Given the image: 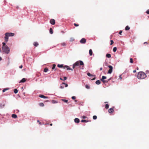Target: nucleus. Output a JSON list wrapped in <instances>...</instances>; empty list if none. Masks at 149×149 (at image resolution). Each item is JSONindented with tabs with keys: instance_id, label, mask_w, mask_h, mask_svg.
<instances>
[{
	"instance_id": "b1692460",
	"label": "nucleus",
	"mask_w": 149,
	"mask_h": 149,
	"mask_svg": "<svg viewBox=\"0 0 149 149\" xmlns=\"http://www.w3.org/2000/svg\"><path fill=\"white\" fill-rule=\"evenodd\" d=\"M130 29V27L128 26H127L125 28V30L126 31Z\"/></svg>"
},
{
	"instance_id": "603ef678",
	"label": "nucleus",
	"mask_w": 149,
	"mask_h": 149,
	"mask_svg": "<svg viewBox=\"0 0 149 149\" xmlns=\"http://www.w3.org/2000/svg\"><path fill=\"white\" fill-rule=\"evenodd\" d=\"M100 70H102V68H100Z\"/></svg>"
},
{
	"instance_id": "e433bc0d",
	"label": "nucleus",
	"mask_w": 149,
	"mask_h": 149,
	"mask_svg": "<svg viewBox=\"0 0 149 149\" xmlns=\"http://www.w3.org/2000/svg\"><path fill=\"white\" fill-rule=\"evenodd\" d=\"M97 118V116H96L94 115L93 116V119L94 120H96Z\"/></svg>"
},
{
	"instance_id": "79ce46f5",
	"label": "nucleus",
	"mask_w": 149,
	"mask_h": 149,
	"mask_svg": "<svg viewBox=\"0 0 149 149\" xmlns=\"http://www.w3.org/2000/svg\"><path fill=\"white\" fill-rule=\"evenodd\" d=\"M76 98V97L75 96H72V99L73 100H75Z\"/></svg>"
},
{
	"instance_id": "69168bd1",
	"label": "nucleus",
	"mask_w": 149,
	"mask_h": 149,
	"mask_svg": "<svg viewBox=\"0 0 149 149\" xmlns=\"http://www.w3.org/2000/svg\"><path fill=\"white\" fill-rule=\"evenodd\" d=\"M1 49H0V52H1Z\"/></svg>"
},
{
	"instance_id": "09e8293b",
	"label": "nucleus",
	"mask_w": 149,
	"mask_h": 149,
	"mask_svg": "<svg viewBox=\"0 0 149 149\" xmlns=\"http://www.w3.org/2000/svg\"><path fill=\"white\" fill-rule=\"evenodd\" d=\"M22 67H23V66H22V65L19 66V68H22Z\"/></svg>"
},
{
	"instance_id": "4be33fe9",
	"label": "nucleus",
	"mask_w": 149,
	"mask_h": 149,
	"mask_svg": "<svg viewBox=\"0 0 149 149\" xmlns=\"http://www.w3.org/2000/svg\"><path fill=\"white\" fill-rule=\"evenodd\" d=\"M5 106V105L4 104H0V108H2L3 107Z\"/></svg>"
},
{
	"instance_id": "3c124183",
	"label": "nucleus",
	"mask_w": 149,
	"mask_h": 149,
	"mask_svg": "<svg viewBox=\"0 0 149 149\" xmlns=\"http://www.w3.org/2000/svg\"><path fill=\"white\" fill-rule=\"evenodd\" d=\"M2 60V58L0 56V61Z\"/></svg>"
},
{
	"instance_id": "1a4fd4ad",
	"label": "nucleus",
	"mask_w": 149,
	"mask_h": 149,
	"mask_svg": "<svg viewBox=\"0 0 149 149\" xmlns=\"http://www.w3.org/2000/svg\"><path fill=\"white\" fill-rule=\"evenodd\" d=\"M50 24L52 25H54L55 24V21L54 19H51L50 21Z\"/></svg>"
},
{
	"instance_id": "774afa93",
	"label": "nucleus",
	"mask_w": 149,
	"mask_h": 149,
	"mask_svg": "<svg viewBox=\"0 0 149 149\" xmlns=\"http://www.w3.org/2000/svg\"><path fill=\"white\" fill-rule=\"evenodd\" d=\"M107 103V102H104V103Z\"/></svg>"
},
{
	"instance_id": "aec40b11",
	"label": "nucleus",
	"mask_w": 149,
	"mask_h": 149,
	"mask_svg": "<svg viewBox=\"0 0 149 149\" xmlns=\"http://www.w3.org/2000/svg\"><path fill=\"white\" fill-rule=\"evenodd\" d=\"M33 45L35 47H37L38 45V42H34V43L33 44Z\"/></svg>"
},
{
	"instance_id": "c9c22d12",
	"label": "nucleus",
	"mask_w": 149,
	"mask_h": 149,
	"mask_svg": "<svg viewBox=\"0 0 149 149\" xmlns=\"http://www.w3.org/2000/svg\"><path fill=\"white\" fill-rule=\"evenodd\" d=\"M39 105L40 106L43 107L44 106V104L43 103H40Z\"/></svg>"
},
{
	"instance_id": "f03ea898",
	"label": "nucleus",
	"mask_w": 149,
	"mask_h": 149,
	"mask_svg": "<svg viewBox=\"0 0 149 149\" xmlns=\"http://www.w3.org/2000/svg\"><path fill=\"white\" fill-rule=\"evenodd\" d=\"M2 48L3 52L5 53L8 54L9 53L10 49L8 46H5L4 47H2Z\"/></svg>"
},
{
	"instance_id": "393cba45",
	"label": "nucleus",
	"mask_w": 149,
	"mask_h": 149,
	"mask_svg": "<svg viewBox=\"0 0 149 149\" xmlns=\"http://www.w3.org/2000/svg\"><path fill=\"white\" fill-rule=\"evenodd\" d=\"M81 122L82 123H86L88 122V121H87L86 120L83 119L81 120Z\"/></svg>"
},
{
	"instance_id": "6e6d98bb",
	"label": "nucleus",
	"mask_w": 149,
	"mask_h": 149,
	"mask_svg": "<svg viewBox=\"0 0 149 149\" xmlns=\"http://www.w3.org/2000/svg\"><path fill=\"white\" fill-rule=\"evenodd\" d=\"M63 68H64V69L65 68H66L65 67V65L63 67Z\"/></svg>"
},
{
	"instance_id": "7ed1b4c3",
	"label": "nucleus",
	"mask_w": 149,
	"mask_h": 149,
	"mask_svg": "<svg viewBox=\"0 0 149 149\" xmlns=\"http://www.w3.org/2000/svg\"><path fill=\"white\" fill-rule=\"evenodd\" d=\"M79 63H80V64L81 65H84L83 62L81 61H77L74 63V64L76 66H77L79 65Z\"/></svg>"
},
{
	"instance_id": "0e129e2a",
	"label": "nucleus",
	"mask_w": 149,
	"mask_h": 149,
	"mask_svg": "<svg viewBox=\"0 0 149 149\" xmlns=\"http://www.w3.org/2000/svg\"><path fill=\"white\" fill-rule=\"evenodd\" d=\"M95 78H94L93 79V80H94V79H95Z\"/></svg>"
},
{
	"instance_id": "4468645a",
	"label": "nucleus",
	"mask_w": 149,
	"mask_h": 149,
	"mask_svg": "<svg viewBox=\"0 0 149 149\" xmlns=\"http://www.w3.org/2000/svg\"><path fill=\"white\" fill-rule=\"evenodd\" d=\"M26 81V79L24 78H23L20 81L19 83H24Z\"/></svg>"
},
{
	"instance_id": "5fc2aeb1",
	"label": "nucleus",
	"mask_w": 149,
	"mask_h": 149,
	"mask_svg": "<svg viewBox=\"0 0 149 149\" xmlns=\"http://www.w3.org/2000/svg\"><path fill=\"white\" fill-rule=\"evenodd\" d=\"M111 78H109V79H108V80L107 81H109L110 80H111Z\"/></svg>"
},
{
	"instance_id": "9b49d317",
	"label": "nucleus",
	"mask_w": 149,
	"mask_h": 149,
	"mask_svg": "<svg viewBox=\"0 0 149 149\" xmlns=\"http://www.w3.org/2000/svg\"><path fill=\"white\" fill-rule=\"evenodd\" d=\"M39 97H40L43 98L44 99H47V97L43 95H39Z\"/></svg>"
},
{
	"instance_id": "f3484780",
	"label": "nucleus",
	"mask_w": 149,
	"mask_h": 149,
	"mask_svg": "<svg viewBox=\"0 0 149 149\" xmlns=\"http://www.w3.org/2000/svg\"><path fill=\"white\" fill-rule=\"evenodd\" d=\"M12 117H13V118H17V115L15 114H13L12 115Z\"/></svg>"
},
{
	"instance_id": "f8f14e48",
	"label": "nucleus",
	"mask_w": 149,
	"mask_h": 149,
	"mask_svg": "<svg viewBox=\"0 0 149 149\" xmlns=\"http://www.w3.org/2000/svg\"><path fill=\"white\" fill-rule=\"evenodd\" d=\"M74 121L75 123H79V122L80 120L79 118H76L74 119Z\"/></svg>"
},
{
	"instance_id": "864d4df0",
	"label": "nucleus",
	"mask_w": 149,
	"mask_h": 149,
	"mask_svg": "<svg viewBox=\"0 0 149 149\" xmlns=\"http://www.w3.org/2000/svg\"><path fill=\"white\" fill-rule=\"evenodd\" d=\"M136 72V70H134L133 71V72L134 73H135Z\"/></svg>"
},
{
	"instance_id": "f257e3e1",
	"label": "nucleus",
	"mask_w": 149,
	"mask_h": 149,
	"mask_svg": "<svg viewBox=\"0 0 149 149\" xmlns=\"http://www.w3.org/2000/svg\"><path fill=\"white\" fill-rule=\"evenodd\" d=\"M146 77V74L143 72H139L138 74L137 77V78L139 79H144Z\"/></svg>"
},
{
	"instance_id": "c03bdc74",
	"label": "nucleus",
	"mask_w": 149,
	"mask_h": 149,
	"mask_svg": "<svg viewBox=\"0 0 149 149\" xmlns=\"http://www.w3.org/2000/svg\"><path fill=\"white\" fill-rule=\"evenodd\" d=\"M146 13L148 14H149V9L146 12Z\"/></svg>"
},
{
	"instance_id": "e2e57ef3",
	"label": "nucleus",
	"mask_w": 149,
	"mask_h": 149,
	"mask_svg": "<svg viewBox=\"0 0 149 149\" xmlns=\"http://www.w3.org/2000/svg\"><path fill=\"white\" fill-rule=\"evenodd\" d=\"M83 118H85V116L84 117H83Z\"/></svg>"
},
{
	"instance_id": "72a5a7b5",
	"label": "nucleus",
	"mask_w": 149,
	"mask_h": 149,
	"mask_svg": "<svg viewBox=\"0 0 149 149\" xmlns=\"http://www.w3.org/2000/svg\"><path fill=\"white\" fill-rule=\"evenodd\" d=\"M74 40V39L73 38H71L70 39V42L73 41Z\"/></svg>"
},
{
	"instance_id": "473e14b6",
	"label": "nucleus",
	"mask_w": 149,
	"mask_h": 149,
	"mask_svg": "<svg viewBox=\"0 0 149 149\" xmlns=\"http://www.w3.org/2000/svg\"><path fill=\"white\" fill-rule=\"evenodd\" d=\"M109 105L108 104H106L105 105V108L106 109H108L109 107Z\"/></svg>"
},
{
	"instance_id": "bf43d9fd",
	"label": "nucleus",
	"mask_w": 149,
	"mask_h": 149,
	"mask_svg": "<svg viewBox=\"0 0 149 149\" xmlns=\"http://www.w3.org/2000/svg\"><path fill=\"white\" fill-rule=\"evenodd\" d=\"M60 80H62V78H60Z\"/></svg>"
},
{
	"instance_id": "a19ab883",
	"label": "nucleus",
	"mask_w": 149,
	"mask_h": 149,
	"mask_svg": "<svg viewBox=\"0 0 149 149\" xmlns=\"http://www.w3.org/2000/svg\"><path fill=\"white\" fill-rule=\"evenodd\" d=\"M113 43V40H111V44L110 45H112Z\"/></svg>"
},
{
	"instance_id": "a878e982",
	"label": "nucleus",
	"mask_w": 149,
	"mask_h": 149,
	"mask_svg": "<svg viewBox=\"0 0 149 149\" xmlns=\"http://www.w3.org/2000/svg\"><path fill=\"white\" fill-rule=\"evenodd\" d=\"M87 75L88 76H89V77H91V76H95V75H92V74H91L90 73H87Z\"/></svg>"
},
{
	"instance_id": "423d86ee",
	"label": "nucleus",
	"mask_w": 149,
	"mask_h": 149,
	"mask_svg": "<svg viewBox=\"0 0 149 149\" xmlns=\"http://www.w3.org/2000/svg\"><path fill=\"white\" fill-rule=\"evenodd\" d=\"M106 77L103 76L102 77V79H100V80L102 81V82L104 83L107 82H108V81H106L104 80V79H106Z\"/></svg>"
},
{
	"instance_id": "ea45409f",
	"label": "nucleus",
	"mask_w": 149,
	"mask_h": 149,
	"mask_svg": "<svg viewBox=\"0 0 149 149\" xmlns=\"http://www.w3.org/2000/svg\"><path fill=\"white\" fill-rule=\"evenodd\" d=\"M130 62L131 63H132L133 62V59L132 58H130Z\"/></svg>"
},
{
	"instance_id": "0eeeda50",
	"label": "nucleus",
	"mask_w": 149,
	"mask_h": 149,
	"mask_svg": "<svg viewBox=\"0 0 149 149\" xmlns=\"http://www.w3.org/2000/svg\"><path fill=\"white\" fill-rule=\"evenodd\" d=\"M86 40L84 38H82L80 40V42L81 43L84 44L86 42Z\"/></svg>"
},
{
	"instance_id": "13d9d810",
	"label": "nucleus",
	"mask_w": 149,
	"mask_h": 149,
	"mask_svg": "<svg viewBox=\"0 0 149 149\" xmlns=\"http://www.w3.org/2000/svg\"><path fill=\"white\" fill-rule=\"evenodd\" d=\"M52 124L51 123V124H50V126H52Z\"/></svg>"
},
{
	"instance_id": "de8ad7c7",
	"label": "nucleus",
	"mask_w": 149,
	"mask_h": 149,
	"mask_svg": "<svg viewBox=\"0 0 149 149\" xmlns=\"http://www.w3.org/2000/svg\"><path fill=\"white\" fill-rule=\"evenodd\" d=\"M76 66L73 64L72 65V68L73 69H74Z\"/></svg>"
},
{
	"instance_id": "2f4dec72",
	"label": "nucleus",
	"mask_w": 149,
	"mask_h": 149,
	"mask_svg": "<svg viewBox=\"0 0 149 149\" xmlns=\"http://www.w3.org/2000/svg\"><path fill=\"white\" fill-rule=\"evenodd\" d=\"M56 66V65L55 64H53V65H52V70L55 69V68Z\"/></svg>"
},
{
	"instance_id": "ddd939ff",
	"label": "nucleus",
	"mask_w": 149,
	"mask_h": 149,
	"mask_svg": "<svg viewBox=\"0 0 149 149\" xmlns=\"http://www.w3.org/2000/svg\"><path fill=\"white\" fill-rule=\"evenodd\" d=\"M113 111V108H111L108 110V112L109 113H112Z\"/></svg>"
},
{
	"instance_id": "a18cd8bd",
	"label": "nucleus",
	"mask_w": 149,
	"mask_h": 149,
	"mask_svg": "<svg viewBox=\"0 0 149 149\" xmlns=\"http://www.w3.org/2000/svg\"><path fill=\"white\" fill-rule=\"evenodd\" d=\"M74 25L76 26H79V24H76V23L74 24Z\"/></svg>"
},
{
	"instance_id": "6ab92c4d",
	"label": "nucleus",
	"mask_w": 149,
	"mask_h": 149,
	"mask_svg": "<svg viewBox=\"0 0 149 149\" xmlns=\"http://www.w3.org/2000/svg\"><path fill=\"white\" fill-rule=\"evenodd\" d=\"M89 54L90 56H92L93 54L92 51L91 49H90L89 50Z\"/></svg>"
},
{
	"instance_id": "f704fd0d",
	"label": "nucleus",
	"mask_w": 149,
	"mask_h": 149,
	"mask_svg": "<svg viewBox=\"0 0 149 149\" xmlns=\"http://www.w3.org/2000/svg\"><path fill=\"white\" fill-rule=\"evenodd\" d=\"M2 44H3V45H2V47H5V46H7V45H6V43L5 42H3Z\"/></svg>"
},
{
	"instance_id": "052dcab7",
	"label": "nucleus",
	"mask_w": 149,
	"mask_h": 149,
	"mask_svg": "<svg viewBox=\"0 0 149 149\" xmlns=\"http://www.w3.org/2000/svg\"><path fill=\"white\" fill-rule=\"evenodd\" d=\"M77 101L76 100H75V102H77Z\"/></svg>"
},
{
	"instance_id": "8fccbe9b",
	"label": "nucleus",
	"mask_w": 149,
	"mask_h": 149,
	"mask_svg": "<svg viewBox=\"0 0 149 149\" xmlns=\"http://www.w3.org/2000/svg\"><path fill=\"white\" fill-rule=\"evenodd\" d=\"M122 32V31H120L119 32V34L121 35Z\"/></svg>"
},
{
	"instance_id": "2eb2a0df",
	"label": "nucleus",
	"mask_w": 149,
	"mask_h": 149,
	"mask_svg": "<svg viewBox=\"0 0 149 149\" xmlns=\"http://www.w3.org/2000/svg\"><path fill=\"white\" fill-rule=\"evenodd\" d=\"M65 67H66V68H67V70H71L72 71L73 70L72 69H71V68H69V66H68L65 65Z\"/></svg>"
},
{
	"instance_id": "6e6552de",
	"label": "nucleus",
	"mask_w": 149,
	"mask_h": 149,
	"mask_svg": "<svg viewBox=\"0 0 149 149\" xmlns=\"http://www.w3.org/2000/svg\"><path fill=\"white\" fill-rule=\"evenodd\" d=\"M6 34L8 36H14L15 34L12 33H6Z\"/></svg>"
},
{
	"instance_id": "bb28decb",
	"label": "nucleus",
	"mask_w": 149,
	"mask_h": 149,
	"mask_svg": "<svg viewBox=\"0 0 149 149\" xmlns=\"http://www.w3.org/2000/svg\"><path fill=\"white\" fill-rule=\"evenodd\" d=\"M63 64H61V65L58 64L57 65V66L58 67L60 68H62L63 67Z\"/></svg>"
},
{
	"instance_id": "680f3d73",
	"label": "nucleus",
	"mask_w": 149,
	"mask_h": 149,
	"mask_svg": "<svg viewBox=\"0 0 149 149\" xmlns=\"http://www.w3.org/2000/svg\"><path fill=\"white\" fill-rule=\"evenodd\" d=\"M39 123L41 125V123L39 122Z\"/></svg>"
},
{
	"instance_id": "c756f323",
	"label": "nucleus",
	"mask_w": 149,
	"mask_h": 149,
	"mask_svg": "<svg viewBox=\"0 0 149 149\" xmlns=\"http://www.w3.org/2000/svg\"><path fill=\"white\" fill-rule=\"evenodd\" d=\"M117 48L116 47H115L113 48V51L114 52H115L116 51Z\"/></svg>"
},
{
	"instance_id": "412c9836",
	"label": "nucleus",
	"mask_w": 149,
	"mask_h": 149,
	"mask_svg": "<svg viewBox=\"0 0 149 149\" xmlns=\"http://www.w3.org/2000/svg\"><path fill=\"white\" fill-rule=\"evenodd\" d=\"M61 45L63 46H66V44L65 42H63L61 43Z\"/></svg>"
},
{
	"instance_id": "338daca9",
	"label": "nucleus",
	"mask_w": 149,
	"mask_h": 149,
	"mask_svg": "<svg viewBox=\"0 0 149 149\" xmlns=\"http://www.w3.org/2000/svg\"><path fill=\"white\" fill-rule=\"evenodd\" d=\"M37 122H39V120H37Z\"/></svg>"
},
{
	"instance_id": "37998d69",
	"label": "nucleus",
	"mask_w": 149,
	"mask_h": 149,
	"mask_svg": "<svg viewBox=\"0 0 149 149\" xmlns=\"http://www.w3.org/2000/svg\"><path fill=\"white\" fill-rule=\"evenodd\" d=\"M63 78H64V80H63V81H65V80L67 79V78L66 77H64Z\"/></svg>"
},
{
	"instance_id": "4d7b16f0",
	"label": "nucleus",
	"mask_w": 149,
	"mask_h": 149,
	"mask_svg": "<svg viewBox=\"0 0 149 149\" xmlns=\"http://www.w3.org/2000/svg\"><path fill=\"white\" fill-rule=\"evenodd\" d=\"M144 44H145V43L147 44V42H144Z\"/></svg>"
},
{
	"instance_id": "7c9ffc66",
	"label": "nucleus",
	"mask_w": 149,
	"mask_h": 149,
	"mask_svg": "<svg viewBox=\"0 0 149 149\" xmlns=\"http://www.w3.org/2000/svg\"><path fill=\"white\" fill-rule=\"evenodd\" d=\"M48 70V69L47 68H45L44 69V71L45 72H47Z\"/></svg>"
},
{
	"instance_id": "a211bd4d",
	"label": "nucleus",
	"mask_w": 149,
	"mask_h": 149,
	"mask_svg": "<svg viewBox=\"0 0 149 149\" xmlns=\"http://www.w3.org/2000/svg\"><path fill=\"white\" fill-rule=\"evenodd\" d=\"M106 57L108 58H110L111 57V54H107L106 55Z\"/></svg>"
},
{
	"instance_id": "cd10ccee",
	"label": "nucleus",
	"mask_w": 149,
	"mask_h": 149,
	"mask_svg": "<svg viewBox=\"0 0 149 149\" xmlns=\"http://www.w3.org/2000/svg\"><path fill=\"white\" fill-rule=\"evenodd\" d=\"M8 89H9V88H5V89H4L2 91H3V92H4L6 91L7 90H8Z\"/></svg>"
},
{
	"instance_id": "39448f33",
	"label": "nucleus",
	"mask_w": 149,
	"mask_h": 149,
	"mask_svg": "<svg viewBox=\"0 0 149 149\" xmlns=\"http://www.w3.org/2000/svg\"><path fill=\"white\" fill-rule=\"evenodd\" d=\"M108 67L110 68V69L108 70V73L111 74L113 71V67L111 65H109Z\"/></svg>"
},
{
	"instance_id": "5701e85b",
	"label": "nucleus",
	"mask_w": 149,
	"mask_h": 149,
	"mask_svg": "<svg viewBox=\"0 0 149 149\" xmlns=\"http://www.w3.org/2000/svg\"><path fill=\"white\" fill-rule=\"evenodd\" d=\"M49 33L51 34H52L53 33V30L52 28H50L49 29Z\"/></svg>"
},
{
	"instance_id": "9d476101",
	"label": "nucleus",
	"mask_w": 149,
	"mask_h": 149,
	"mask_svg": "<svg viewBox=\"0 0 149 149\" xmlns=\"http://www.w3.org/2000/svg\"><path fill=\"white\" fill-rule=\"evenodd\" d=\"M5 37H4L5 41L6 42H7L8 41V37H9V36H8L7 35H6V33L5 34Z\"/></svg>"
},
{
	"instance_id": "dca6fc26",
	"label": "nucleus",
	"mask_w": 149,
	"mask_h": 149,
	"mask_svg": "<svg viewBox=\"0 0 149 149\" xmlns=\"http://www.w3.org/2000/svg\"><path fill=\"white\" fill-rule=\"evenodd\" d=\"M101 83L100 81V80H98L96 81L95 83L97 85L100 84Z\"/></svg>"
},
{
	"instance_id": "49530a36",
	"label": "nucleus",
	"mask_w": 149,
	"mask_h": 149,
	"mask_svg": "<svg viewBox=\"0 0 149 149\" xmlns=\"http://www.w3.org/2000/svg\"><path fill=\"white\" fill-rule=\"evenodd\" d=\"M119 77V79H122V78L121 77V75H120Z\"/></svg>"
},
{
	"instance_id": "4c0bfd02",
	"label": "nucleus",
	"mask_w": 149,
	"mask_h": 149,
	"mask_svg": "<svg viewBox=\"0 0 149 149\" xmlns=\"http://www.w3.org/2000/svg\"><path fill=\"white\" fill-rule=\"evenodd\" d=\"M62 100L63 101L67 103L68 102V100H66L64 99H62Z\"/></svg>"
},
{
	"instance_id": "c85d7f7f",
	"label": "nucleus",
	"mask_w": 149,
	"mask_h": 149,
	"mask_svg": "<svg viewBox=\"0 0 149 149\" xmlns=\"http://www.w3.org/2000/svg\"><path fill=\"white\" fill-rule=\"evenodd\" d=\"M14 92L15 94H16L18 92V90L16 89H15L14 90Z\"/></svg>"
},
{
	"instance_id": "20e7f679",
	"label": "nucleus",
	"mask_w": 149,
	"mask_h": 149,
	"mask_svg": "<svg viewBox=\"0 0 149 149\" xmlns=\"http://www.w3.org/2000/svg\"><path fill=\"white\" fill-rule=\"evenodd\" d=\"M68 86V85L65 83H63L61 85L60 88L63 89L64 88V87H66Z\"/></svg>"
},
{
	"instance_id": "58836bf2",
	"label": "nucleus",
	"mask_w": 149,
	"mask_h": 149,
	"mask_svg": "<svg viewBox=\"0 0 149 149\" xmlns=\"http://www.w3.org/2000/svg\"><path fill=\"white\" fill-rule=\"evenodd\" d=\"M86 88L87 89H89L90 88V87L87 85H86L85 86Z\"/></svg>"
}]
</instances>
